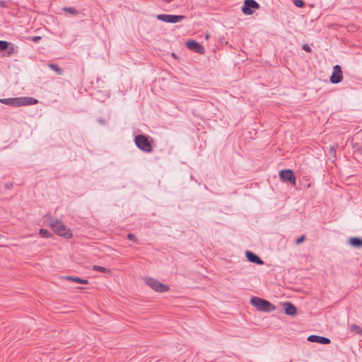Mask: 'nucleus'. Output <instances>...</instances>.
I'll use <instances>...</instances> for the list:
<instances>
[{"label":"nucleus","instance_id":"obj_18","mask_svg":"<svg viewBox=\"0 0 362 362\" xmlns=\"http://www.w3.org/2000/svg\"><path fill=\"white\" fill-rule=\"evenodd\" d=\"M349 329L351 332H356L360 336H362V329L357 325H351Z\"/></svg>","mask_w":362,"mask_h":362},{"label":"nucleus","instance_id":"obj_4","mask_svg":"<svg viewBox=\"0 0 362 362\" xmlns=\"http://www.w3.org/2000/svg\"><path fill=\"white\" fill-rule=\"evenodd\" d=\"M134 143L138 148L146 153H151L153 151V140L144 134H138L134 137Z\"/></svg>","mask_w":362,"mask_h":362},{"label":"nucleus","instance_id":"obj_24","mask_svg":"<svg viewBox=\"0 0 362 362\" xmlns=\"http://www.w3.org/2000/svg\"><path fill=\"white\" fill-rule=\"evenodd\" d=\"M127 238L129 240L134 241L135 243L138 242L136 236L134 234H132V233H128L127 235Z\"/></svg>","mask_w":362,"mask_h":362},{"label":"nucleus","instance_id":"obj_23","mask_svg":"<svg viewBox=\"0 0 362 362\" xmlns=\"http://www.w3.org/2000/svg\"><path fill=\"white\" fill-rule=\"evenodd\" d=\"M305 240V236L304 235H302L301 236H300L298 238H297L296 240L295 243L296 245H300V244L303 243Z\"/></svg>","mask_w":362,"mask_h":362},{"label":"nucleus","instance_id":"obj_25","mask_svg":"<svg viewBox=\"0 0 362 362\" xmlns=\"http://www.w3.org/2000/svg\"><path fill=\"white\" fill-rule=\"evenodd\" d=\"M41 39L42 37L40 36H34L30 38V40L35 43L39 42L41 40Z\"/></svg>","mask_w":362,"mask_h":362},{"label":"nucleus","instance_id":"obj_19","mask_svg":"<svg viewBox=\"0 0 362 362\" xmlns=\"http://www.w3.org/2000/svg\"><path fill=\"white\" fill-rule=\"evenodd\" d=\"M10 42L4 40H0V52L6 50L9 48Z\"/></svg>","mask_w":362,"mask_h":362},{"label":"nucleus","instance_id":"obj_17","mask_svg":"<svg viewBox=\"0 0 362 362\" xmlns=\"http://www.w3.org/2000/svg\"><path fill=\"white\" fill-rule=\"evenodd\" d=\"M62 11L69 13L73 16H77L78 14V11L73 7H64L62 8Z\"/></svg>","mask_w":362,"mask_h":362},{"label":"nucleus","instance_id":"obj_10","mask_svg":"<svg viewBox=\"0 0 362 362\" xmlns=\"http://www.w3.org/2000/svg\"><path fill=\"white\" fill-rule=\"evenodd\" d=\"M186 47L198 54H204V47L194 40H189L185 42Z\"/></svg>","mask_w":362,"mask_h":362},{"label":"nucleus","instance_id":"obj_27","mask_svg":"<svg viewBox=\"0 0 362 362\" xmlns=\"http://www.w3.org/2000/svg\"><path fill=\"white\" fill-rule=\"evenodd\" d=\"M14 52H15V47L13 45H12V47L9 48V51L8 52V56L11 55Z\"/></svg>","mask_w":362,"mask_h":362},{"label":"nucleus","instance_id":"obj_15","mask_svg":"<svg viewBox=\"0 0 362 362\" xmlns=\"http://www.w3.org/2000/svg\"><path fill=\"white\" fill-rule=\"evenodd\" d=\"M39 235L42 238H49L53 237V234L48 230L45 228H40L39 230Z\"/></svg>","mask_w":362,"mask_h":362},{"label":"nucleus","instance_id":"obj_5","mask_svg":"<svg viewBox=\"0 0 362 362\" xmlns=\"http://www.w3.org/2000/svg\"><path fill=\"white\" fill-rule=\"evenodd\" d=\"M145 282L149 287L158 293H165L170 290V287L168 285L151 277L146 278Z\"/></svg>","mask_w":362,"mask_h":362},{"label":"nucleus","instance_id":"obj_12","mask_svg":"<svg viewBox=\"0 0 362 362\" xmlns=\"http://www.w3.org/2000/svg\"><path fill=\"white\" fill-rule=\"evenodd\" d=\"M308 341L310 342L319 343L321 344H329L331 342L330 339L327 337L315 334L310 335L308 337Z\"/></svg>","mask_w":362,"mask_h":362},{"label":"nucleus","instance_id":"obj_21","mask_svg":"<svg viewBox=\"0 0 362 362\" xmlns=\"http://www.w3.org/2000/svg\"><path fill=\"white\" fill-rule=\"evenodd\" d=\"M64 278L69 281H71L78 284H81V278L78 276H66Z\"/></svg>","mask_w":362,"mask_h":362},{"label":"nucleus","instance_id":"obj_13","mask_svg":"<svg viewBox=\"0 0 362 362\" xmlns=\"http://www.w3.org/2000/svg\"><path fill=\"white\" fill-rule=\"evenodd\" d=\"M284 312L287 315L294 316L297 314V308L290 302H285L282 304Z\"/></svg>","mask_w":362,"mask_h":362},{"label":"nucleus","instance_id":"obj_34","mask_svg":"<svg viewBox=\"0 0 362 362\" xmlns=\"http://www.w3.org/2000/svg\"><path fill=\"white\" fill-rule=\"evenodd\" d=\"M361 153H362V150H361Z\"/></svg>","mask_w":362,"mask_h":362},{"label":"nucleus","instance_id":"obj_2","mask_svg":"<svg viewBox=\"0 0 362 362\" xmlns=\"http://www.w3.org/2000/svg\"><path fill=\"white\" fill-rule=\"evenodd\" d=\"M53 231L58 235L69 239L73 236L71 230L59 219L51 218L47 223Z\"/></svg>","mask_w":362,"mask_h":362},{"label":"nucleus","instance_id":"obj_8","mask_svg":"<svg viewBox=\"0 0 362 362\" xmlns=\"http://www.w3.org/2000/svg\"><path fill=\"white\" fill-rule=\"evenodd\" d=\"M156 18L165 23H175L185 19V16L182 15L158 14Z\"/></svg>","mask_w":362,"mask_h":362},{"label":"nucleus","instance_id":"obj_3","mask_svg":"<svg viewBox=\"0 0 362 362\" xmlns=\"http://www.w3.org/2000/svg\"><path fill=\"white\" fill-rule=\"evenodd\" d=\"M250 303L257 310L264 313H270L276 309V306L269 300L257 296H253L250 298Z\"/></svg>","mask_w":362,"mask_h":362},{"label":"nucleus","instance_id":"obj_28","mask_svg":"<svg viewBox=\"0 0 362 362\" xmlns=\"http://www.w3.org/2000/svg\"><path fill=\"white\" fill-rule=\"evenodd\" d=\"M303 49L305 51L308 52H311V48H310V47H309V45H304L303 46Z\"/></svg>","mask_w":362,"mask_h":362},{"label":"nucleus","instance_id":"obj_11","mask_svg":"<svg viewBox=\"0 0 362 362\" xmlns=\"http://www.w3.org/2000/svg\"><path fill=\"white\" fill-rule=\"evenodd\" d=\"M245 256L247 259L252 263H255L258 265H262L264 264V261L252 251L247 250L245 252Z\"/></svg>","mask_w":362,"mask_h":362},{"label":"nucleus","instance_id":"obj_9","mask_svg":"<svg viewBox=\"0 0 362 362\" xmlns=\"http://www.w3.org/2000/svg\"><path fill=\"white\" fill-rule=\"evenodd\" d=\"M343 79L341 68L339 65H335L333 67V72L330 76V82L334 84L340 83Z\"/></svg>","mask_w":362,"mask_h":362},{"label":"nucleus","instance_id":"obj_1","mask_svg":"<svg viewBox=\"0 0 362 362\" xmlns=\"http://www.w3.org/2000/svg\"><path fill=\"white\" fill-rule=\"evenodd\" d=\"M0 103L12 107H21L37 104L38 100L32 97H18L1 98L0 99Z\"/></svg>","mask_w":362,"mask_h":362},{"label":"nucleus","instance_id":"obj_7","mask_svg":"<svg viewBox=\"0 0 362 362\" xmlns=\"http://www.w3.org/2000/svg\"><path fill=\"white\" fill-rule=\"evenodd\" d=\"M279 177L284 182H290L292 185L296 186V179L294 173L291 169L282 170L279 172Z\"/></svg>","mask_w":362,"mask_h":362},{"label":"nucleus","instance_id":"obj_16","mask_svg":"<svg viewBox=\"0 0 362 362\" xmlns=\"http://www.w3.org/2000/svg\"><path fill=\"white\" fill-rule=\"evenodd\" d=\"M48 66L56 71L57 74L62 75L63 74V69L60 68L57 64L50 63L48 64Z\"/></svg>","mask_w":362,"mask_h":362},{"label":"nucleus","instance_id":"obj_26","mask_svg":"<svg viewBox=\"0 0 362 362\" xmlns=\"http://www.w3.org/2000/svg\"><path fill=\"white\" fill-rule=\"evenodd\" d=\"M13 182H7L5 184V188L7 189H10L13 187Z\"/></svg>","mask_w":362,"mask_h":362},{"label":"nucleus","instance_id":"obj_33","mask_svg":"<svg viewBox=\"0 0 362 362\" xmlns=\"http://www.w3.org/2000/svg\"><path fill=\"white\" fill-rule=\"evenodd\" d=\"M1 237V235H0V238Z\"/></svg>","mask_w":362,"mask_h":362},{"label":"nucleus","instance_id":"obj_14","mask_svg":"<svg viewBox=\"0 0 362 362\" xmlns=\"http://www.w3.org/2000/svg\"><path fill=\"white\" fill-rule=\"evenodd\" d=\"M349 243L355 248H361L362 247V238L359 237L350 238Z\"/></svg>","mask_w":362,"mask_h":362},{"label":"nucleus","instance_id":"obj_30","mask_svg":"<svg viewBox=\"0 0 362 362\" xmlns=\"http://www.w3.org/2000/svg\"><path fill=\"white\" fill-rule=\"evenodd\" d=\"M98 122L103 125H105L107 124V121L105 119L102 118L98 119Z\"/></svg>","mask_w":362,"mask_h":362},{"label":"nucleus","instance_id":"obj_20","mask_svg":"<svg viewBox=\"0 0 362 362\" xmlns=\"http://www.w3.org/2000/svg\"><path fill=\"white\" fill-rule=\"evenodd\" d=\"M93 269L94 271L100 272H103V273H107L110 272L109 269H107V268L101 267V266H98V265H94L93 267Z\"/></svg>","mask_w":362,"mask_h":362},{"label":"nucleus","instance_id":"obj_31","mask_svg":"<svg viewBox=\"0 0 362 362\" xmlns=\"http://www.w3.org/2000/svg\"><path fill=\"white\" fill-rule=\"evenodd\" d=\"M81 284H88V279H81Z\"/></svg>","mask_w":362,"mask_h":362},{"label":"nucleus","instance_id":"obj_32","mask_svg":"<svg viewBox=\"0 0 362 362\" xmlns=\"http://www.w3.org/2000/svg\"><path fill=\"white\" fill-rule=\"evenodd\" d=\"M209 38V34L206 33L205 34V39Z\"/></svg>","mask_w":362,"mask_h":362},{"label":"nucleus","instance_id":"obj_6","mask_svg":"<svg viewBox=\"0 0 362 362\" xmlns=\"http://www.w3.org/2000/svg\"><path fill=\"white\" fill-rule=\"evenodd\" d=\"M260 5L255 0H245L241 7V11L247 16L252 15L255 10L259 9Z\"/></svg>","mask_w":362,"mask_h":362},{"label":"nucleus","instance_id":"obj_29","mask_svg":"<svg viewBox=\"0 0 362 362\" xmlns=\"http://www.w3.org/2000/svg\"><path fill=\"white\" fill-rule=\"evenodd\" d=\"M0 6L1 8H6L7 7V3L5 1L0 0Z\"/></svg>","mask_w":362,"mask_h":362},{"label":"nucleus","instance_id":"obj_22","mask_svg":"<svg viewBox=\"0 0 362 362\" xmlns=\"http://www.w3.org/2000/svg\"><path fill=\"white\" fill-rule=\"evenodd\" d=\"M293 4L298 8H302L305 6L303 0H294Z\"/></svg>","mask_w":362,"mask_h":362}]
</instances>
